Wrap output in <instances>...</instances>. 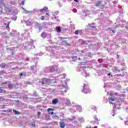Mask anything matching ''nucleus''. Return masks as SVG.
Returning <instances> with one entry per match:
<instances>
[{
  "mask_svg": "<svg viewBox=\"0 0 128 128\" xmlns=\"http://www.w3.org/2000/svg\"><path fill=\"white\" fill-rule=\"evenodd\" d=\"M41 20H44V16H41Z\"/></svg>",
  "mask_w": 128,
  "mask_h": 128,
  "instance_id": "obj_26",
  "label": "nucleus"
},
{
  "mask_svg": "<svg viewBox=\"0 0 128 128\" xmlns=\"http://www.w3.org/2000/svg\"><path fill=\"white\" fill-rule=\"evenodd\" d=\"M41 36L44 38H46V33L42 32L41 34Z\"/></svg>",
  "mask_w": 128,
  "mask_h": 128,
  "instance_id": "obj_13",
  "label": "nucleus"
},
{
  "mask_svg": "<svg viewBox=\"0 0 128 128\" xmlns=\"http://www.w3.org/2000/svg\"><path fill=\"white\" fill-rule=\"evenodd\" d=\"M84 74H86V75H85V76H88V74H86V72H84Z\"/></svg>",
  "mask_w": 128,
  "mask_h": 128,
  "instance_id": "obj_31",
  "label": "nucleus"
},
{
  "mask_svg": "<svg viewBox=\"0 0 128 128\" xmlns=\"http://www.w3.org/2000/svg\"><path fill=\"white\" fill-rule=\"evenodd\" d=\"M14 112L15 114H16V110H14Z\"/></svg>",
  "mask_w": 128,
  "mask_h": 128,
  "instance_id": "obj_30",
  "label": "nucleus"
},
{
  "mask_svg": "<svg viewBox=\"0 0 128 128\" xmlns=\"http://www.w3.org/2000/svg\"><path fill=\"white\" fill-rule=\"evenodd\" d=\"M66 104H67V106H70V100L68 99L66 100Z\"/></svg>",
  "mask_w": 128,
  "mask_h": 128,
  "instance_id": "obj_17",
  "label": "nucleus"
},
{
  "mask_svg": "<svg viewBox=\"0 0 128 128\" xmlns=\"http://www.w3.org/2000/svg\"><path fill=\"white\" fill-rule=\"evenodd\" d=\"M114 70H116V72H120V70H118V68H116V67L114 68Z\"/></svg>",
  "mask_w": 128,
  "mask_h": 128,
  "instance_id": "obj_27",
  "label": "nucleus"
},
{
  "mask_svg": "<svg viewBox=\"0 0 128 128\" xmlns=\"http://www.w3.org/2000/svg\"><path fill=\"white\" fill-rule=\"evenodd\" d=\"M52 82H50V79H47V78H44L42 80V84H50Z\"/></svg>",
  "mask_w": 128,
  "mask_h": 128,
  "instance_id": "obj_2",
  "label": "nucleus"
},
{
  "mask_svg": "<svg viewBox=\"0 0 128 128\" xmlns=\"http://www.w3.org/2000/svg\"><path fill=\"white\" fill-rule=\"evenodd\" d=\"M24 74H22V73L20 74V76H22Z\"/></svg>",
  "mask_w": 128,
  "mask_h": 128,
  "instance_id": "obj_37",
  "label": "nucleus"
},
{
  "mask_svg": "<svg viewBox=\"0 0 128 128\" xmlns=\"http://www.w3.org/2000/svg\"><path fill=\"white\" fill-rule=\"evenodd\" d=\"M19 4H22V6H24V0H20L18 1Z\"/></svg>",
  "mask_w": 128,
  "mask_h": 128,
  "instance_id": "obj_5",
  "label": "nucleus"
},
{
  "mask_svg": "<svg viewBox=\"0 0 128 128\" xmlns=\"http://www.w3.org/2000/svg\"><path fill=\"white\" fill-rule=\"evenodd\" d=\"M64 78H66V74H64Z\"/></svg>",
  "mask_w": 128,
  "mask_h": 128,
  "instance_id": "obj_36",
  "label": "nucleus"
},
{
  "mask_svg": "<svg viewBox=\"0 0 128 128\" xmlns=\"http://www.w3.org/2000/svg\"><path fill=\"white\" fill-rule=\"evenodd\" d=\"M23 10H24L26 12V14H28V12H32L28 11V10H26V9H24V8H23Z\"/></svg>",
  "mask_w": 128,
  "mask_h": 128,
  "instance_id": "obj_22",
  "label": "nucleus"
},
{
  "mask_svg": "<svg viewBox=\"0 0 128 128\" xmlns=\"http://www.w3.org/2000/svg\"><path fill=\"white\" fill-rule=\"evenodd\" d=\"M125 124H127L128 126V120L125 122Z\"/></svg>",
  "mask_w": 128,
  "mask_h": 128,
  "instance_id": "obj_29",
  "label": "nucleus"
},
{
  "mask_svg": "<svg viewBox=\"0 0 128 128\" xmlns=\"http://www.w3.org/2000/svg\"><path fill=\"white\" fill-rule=\"evenodd\" d=\"M48 110L50 114H54V112H52V109L49 108V109H48Z\"/></svg>",
  "mask_w": 128,
  "mask_h": 128,
  "instance_id": "obj_10",
  "label": "nucleus"
},
{
  "mask_svg": "<svg viewBox=\"0 0 128 128\" xmlns=\"http://www.w3.org/2000/svg\"><path fill=\"white\" fill-rule=\"evenodd\" d=\"M94 128H98V126H95Z\"/></svg>",
  "mask_w": 128,
  "mask_h": 128,
  "instance_id": "obj_41",
  "label": "nucleus"
},
{
  "mask_svg": "<svg viewBox=\"0 0 128 128\" xmlns=\"http://www.w3.org/2000/svg\"><path fill=\"white\" fill-rule=\"evenodd\" d=\"M4 92H6V91L2 89V88L0 87V94H4Z\"/></svg>",
  "mask_w": 128,
  "mask_h": 128,
  "instance_id": "obj_15",
  "label": "nucleus"
},
{
  "mask_svg": "<svg viewBox=\"0 0 128 128\" xmlns=\"http://www.w3.org/2000/svg\"><path fill=\"white\" fill-rule=\"evenodd\" d=\"M46 14H47L48 16H49L48 14L46 13Z\"/></svg>",
  "mask_w": 128,
  "mask_h": 128,
  "instance_id": "obj_46",
  "label": "nucleus"
},
{
  "mask_svg": "<svg viewBox=\"0 0 128 128\" xmlns=\"http://www.w3.org/2000/svg\"><path fill=\"white\" fill-rule=\"evenodd\" d=\"M58 4H60V2H58Z\"/></svg>",
  "mask_w": 128,
  "mask_h": 128,
  "instance_id": "obj_52",
  "label": "nucleus"
},
{
  "mask_svg": "<svg viewBox=\"0 0 128 128\" xmlns=\"http://www.w3.org/2000/svg\"><path fill=\"white\" fill-rule=\"evenodd\" d=\"M98 118H95V122H98Z\"/></svg>",
  "mask_w": 128,
  "mask_h": 128,
  "instance_id": "obj_34",
  "label": "nucleus"
},
{
  "mask_svg": "<svg viewBox=\"0 0 128 128\" xmlns=\"http://www.w3.org/2000/svg\"><path fill=\"white\" fill-rule=\"evenodd\" d=\"M58 99H54L52 100V104H58Z\"/></svg>",
  "mask_w": 128,
  "mask_h": 128,
  "instance_id": "obj_8",
  "label": "nucleus"
},
{
  "mask_svg": "<svg viewBox=\"0 0 128 128\" xmlns=\"http://www.w3.org/2000/svg\"><path fill=\"white\" fill-rule=\"evenodd\" d=\"M116 96H118V93H116Z\"/></svg>",
  "mask_w": 128,
  "mask_h": 128,
  "instance_id": "obj_47",
  "label": "nucleus"
},
{
  "mask_svg": "<svg viewBox=\"0 0 128 128\" xmlns=\"http://www.w3.org/2000/svg\"><path fill=\"white\" fill-rule=\"evenodd\" d=\"M62 88H68V84H62Z\"/></svg>",
  "mask_w": 128,
  "mask_h": 128,
  "instance_id": "obj_19",
  "label": "nucleus"
},
{
  "mask_svg": "<svg viewBox=\"0 0 128 128\" xmlns=\"http://www.w3.org/2000/svg\"><path fill=\"white\" fill-rule=\"evenodd\" d=\"M112 32H113V34H114V33L116 32V31L114 30H113Z\"/></svg>",
  "mask_w": 128,
  "mask_h": 128,
  "instance_id": "obj_35",
  "label": "nucleus"
},
{
  "mask_svg": "<svg viewBox=\"0 0 128 128\" xmlns=\"http://www.w3.org/2000/svg\"><path fill=\"white\" fill-rule=\"evenodd\" d=\"M16 114H20V112L18 111H16Z\"/></svg>",
  "mask_w": 128,
  "mask_h": 128,
  "instance_id": "obj_32",
  "label": "nucleus"
},
{
  "mask_svg": "<svg viewBox=\"0 0 128 128\" xmlns=\"http://www.w3.org/2000/svg\"><path fill=\"white\" fill-rule=\"evenodd\" d=\"M75 34H82V30H76L74 32Z\"/></svg>",
  "mask_w": 128,
  "mask_h": 128,
  "instance_id": "obj_4",
  "label": "nucleus"
},
{
  "mask_svg": "<svg viewBox=\"0 0 128 128\" xmlns=\"http://www.w3.org/2000/svg\"><path fill=\"white\" fill-rule=\"evenodd\" d=\"M65 92H66V90H65Z\"/></svg>",
  "mask_w": 128,
  "mask_h": 128,
  "instance_id": "obj_49",
  "label": "nucleus"
},
{
  "mask_svg": "<svg viewBox=\"0 0 128 128\" xmlns=\"http://www.w3.org/2000/svg\"><path fill=\"white\" fill-rule=\"evenodd\" d=\"M17 102H18V101L17 100Z\"/></svg>",
  "mask_w": 128,
  "mask_h": 128,
  "instance_id": "obj_54",
  "label": "nucleus"
},
{
  "mask_svg": "<svg viewBox=\"0 0 128 128\" xmlns=\"http://www.w3.org/2000/svg\"><path fill=\"white\" fill-rule=\"evenodd\" d=\"M81 120H83V118H81Z\"/></svg>",
  "mask_w": 128,
  "mask_h": 128,
  "instance_id": "obj_51",
  "label": "nucleus"
},
{
  "mask_svg": "<svg viewBox=\"0 0 128 128\" xmlns=\"http://www.w3.org/2000/svg\"><path fill=\"white\" fill-rule=\"evenodd\" d=\"M56 30L58 32H62V30H60V26L56 27Z\"/></svg>",
  "mask_w": 128,
  "mask_h": 128,
  "instance_id": "obj_12",
  "label": "nucleus"
},
{
  "mask_svg": "<svg viewBox=\"0 0 128 128\" xmlns=\"http://www.w3.org/2000/svg\"><path fill=\"white\" fill-rule=\"evenodd\" d=\"M8 88H10V90H12V84H10L8 86Z\"/></svg>",
  "mask_w": 128,
  "mask_h": 128,
  "instance_id": "obj_20",
  "label": "nucleus"
},
{
  "mask_svg": "<svg viewBox=\"0 0 128 128\" xmlns=\"http://www.w3.org/2000/svg\"><path fill=\"white\" fill-rule=\"evenodd\" d=\"M37 28H38L39 32H40V30H42V24H40V26H38Z\"/></svg>",
  "mask_w": 128,
  "mask_h": 128,
  "instance_id": "obj_18",
  "label": "nucleus"
},
{
  "mask_svg": "<svg viewBox=\"0 0 128 128\" xmlns=\"http://www.w3.org/2000/svg\"><path fill=\"white\" fill-rule=\"evenodd\" d=\"M108 76H110V74H108Z\"/></svg>",
  "mask_w": 128,
  "mask_h": 128,
  "instance_id": "obj_42",
  "label": "nucleus"
},
{
  "mask_svg": "<svg viewBox=\"0 0 128 128\" xmlns=\"http://www.w3.org/2000/svg\"><path fill=\"white\" fill-rule=\"evenodd\" d=\"M80 120V122H82V120Z\"/></svg>",
  "mask_w": 128,
  "mask_h": 128,
  "instance_id": "obj_48",
  "label": "nucleus"
},
{
  "mask_svg": "<svg viewBox=\"0 0 128 128\" xmlns=\"http://www.w3.org/2000/svg\"><path fill=\"white\" fill-rule=\"evenodd\" d=\"M12 20H16V16H15V17L14 18V17H11Z\"/></svg>",
  "mask_w": 128,
  "mask_h": 128,
  "instance_id": "obj_23",
  "label": "nucleus"
},
{
  "mask_svg": "<svg viewBox=\"0 0 128 128\" xmlns=\"http://www.w3.org/2000/svg\"><path fill=\"white\" fill-rule=\"evenodd\" d=\"M74 2H78V0H74Z\"/></svg>",
  "mask_w": 128,
  "mask_h": 128,
  "instance_id": "obj_40",
  "label": "nucleus"
},
{
  "mask_svg": "<svg viewBox=\"0 0 128 128\" xmlns=\"http://www.w3.org/2000/svg\"><path fill=\"white\" fill-rule=\"evenodd\" d=\"M112 116H114V114H113Z\"/></svg>",
  "mask_w": 128,
  "mask_h": 128,
  "instance_id": "obj_50",
  "label": "nucleus"
},
{
  "mask_svg": "<svg viewBox=\"0 0 128 128\" xmlns=\"http://www.w3.org/2000/svg\"><path fill=\"white\" fill-rule=\"evenodd\" d=\"M6 64L4 63H2V64H1V68H6Z\"/></svg>",
  "mask_w": 128,
  "mask_h": 128,
  "instance_id": "obj_16",
  "label": "nucleus"
},
{
  "mask_svg": "<svg viewBox=\"0 0 128 128\" xmlns=\"http://www.w3.org/2000/svg\"><path fill=\"white\" fill-rule=\"evenodd\" d=\"M31 24H29L28 26H31Z\"/></svg>",
  "mask_w": 128,
  "mask_h": 128,
  "instance_id": "obj_43",
  "label": "nucleus"
},
{
  "mask_svg": "<svg viewBox=\"0 0 128 128\" xmlns=\"http://www.w3.org/2000/svg\"><path fill=\"white\" fill-rule=\"evenodd\" d=\"M4 98H2V97H0V100H1V101H2V100H4Z\"/></svg>",
  "mask_w": 128,
  "mask_h": 128,
  "instance_id": "obj_25",
  "label": "nucleus"
},
{
  "mask_svg": "<svg viewBox=\"0 0 128 128\" xmlns=\"http://www.w3.org/2000/svg\"><path fill=\"white\" fill-rule=\"evenodd\" d=\"M68 46H70V44H68Z\"/></svg>",
  "mask_w": 128,
  "mask_h": 128,
  "instance_id": "obj_55",
  "label": "nucleus"
},
{
  "mask_svg": "<svg viewBox=\"0 0 128 128\" xmlns=\"http://www.w3.org/2000/svg\"><path fill=\"white\" fill-rule=\"evenodd\" d=\"M34 128L36 126V125L34 124H32Z\"/></svg>",
  "mask_w": 128,
  "mask_h": 128,
  "instance_id": "obj_39",
  "label": "nucleus"
},
{
  "mask_svg": "<svg viewBox=\"0 0 128 128\" xmlns=\"http://www.w3.org/2000/svg\"><path fill=\"white\" fill-rule=\"evenodd\" d=\"M76 108L77 110L79 111L80 112V110H82V106H76Z\"/></svg>",
  "mask_w": 128,
  "mask_h": 128,
  "instance_id": "obj_14",
  "label": "nucleus"
},
{
  "mask_svg": "<svg viewBox=\"0 0 128 128\" xmlns=\"http://www.w3.org/2000/svg\"><path fill=\"white\" fill-rule=\"evenodd\" d=\"M95 4L96 6H100L102 5V2L98 1Z\"/></svg>",
  "mask_w": 128,
  "mask_h": 128,
  "instance_id": "obj_9",
  "label": "nucleus"
},
{
  "mask_svg": "<svg viewBox=\"0 0 128 128\" xmlns=\"http://www.w3.org/2000/svg\"><path fill=\"white\" fill-rule=\"evenodd\" d=\"M6 28H10V24H7V25L6 26Z\"/></svg>",
  "mask_w": 128,
  "mask_h": 128,
  "instance_id": "obj_28",
  "label": "nucleus"
},
{
  "mask_svg": "<svg viewBox=\"0 0 128 128\" xmlns=\"http://www.w3.org/2000/svg\"><path fill=\"white\" fill-rule=\"evenodd\" d=\"M82 92H84V94H88V92H90V90L88 89V85L84 84Z\"/></svg>",
  "mask_w": 128,
  "mask_h": 128,
  "instance_id": "obj_1",
  "label": "nucleus"
},
{
  "mask_svg": "<svg viewBox=\"0 0 128 128\" xmlns=\"http://www.w3.org/2000/svg\"><path fill=\"white\" fill-rule=\"evenodd\" d=\"M7 111L12 112V109H9L8 110H7Z\"/></svg>",
  "mask_w": 128,
  "mask_h": 128,
  "instance_id": "obj_33",
  "label": "nucleus"
},
{
  "mask_svg": "<svg viewBox=\"0 0 128 128\" xmlns=\"http://www.w3.org/2000/svg\"><path fill=\"white\" fill-rule=\"evenodd\" d=\"M60 126L62 128H64L66 127V124L64 122H60Z\"/></svg>",
  "mask_w": 128,
  "mask_h": 128,
  "instance_id": "obj_11",
  "label": "nucleus"
},
{
  "mask_svg": "<svg viewBox=\"0 0 128 128\" xmlns=\"http://www.w3.org/2000/svg\"><path fill=\"white\" fill-rule=\"evenodd\" d=\"M109 100V102L110 104H114L113 102H114V99L112 98H108Z\"/></svg>",
  "mask_w": 128,
  "mask_h": 128,
  "instance_id": "obj_7",
  "label": "nucleus"
},
{
  "mask_svg": "<svg viewBox=\"0 0 128 128\" xmlns=\"http://www.w3.org/2000/svg\"><path fill=\"white\" fill-rule=\"evenodd\" d=\"M40 12H47L48 7H44L42 9H40Z\"/></svg>",
  "mask_w": 128,
  "mask_h": 128,
  "instance_id": "obj_6",
  "label": "nucleus"
},
{
  "mask_svg": "<svg viewBox=\"0 0 128 128\" xmlns=\"http://www.w3.org/2000/svg\"><path fill=\"white\" fill-rule=\"evenodd\" d=\"M116 108V106H114V108Z\"/></svg>",
  "mask_w": 128,
  "mask_h": 128,
  "instance_id": "obj_44",
  "label": "nucleus"
},
{
  "mask_svg": "<svg viewBox=\"0 0 128 128\" xmlns=\"http://www.w3.org/2000/svg\"><path fill=\"white\" fill-rule=\"evenodd\" d=\"M6 84V82H5L4 83H2V84Z\"/></svg>",
  "mask_w": 128,
  "mask_h": 128,
  "instance_id": "obj_38",
  "label": "nucleus"
},
{
  "mask_svg": "<svg viewBox=\"0 0 128 128\" xmlns=\"http://www.w3.org/2000/svg\"><path fill=\"white\" fill-rule=\"evenodd\" d=\"M38 26H40V24L38 22L35 23V26H37V28H38Z\"/></svg>",
  "mask_w": 128,
  "mask_h": 128,
  "instance_id": "obj_21",
  "label": "nucleus"
},
{
  "mask_svg": "<svg viewBox=\"0 0 128 128\" xmlns=\"http://www.w3.org/2000/svg\"><path fill=\"white\" fill-rule=\"evenodd\" d=\"M58 70V68L56 66H52L50 68V72H54V70Z\"/></svg>",
  "mask_w": 128,
  "mask_h": 128,
  "instance_id": "obj_3",
  "label": "nucleus"
},
{
  "mask_svg": "<svg viewBox=\"0 0 128 128\" xmlns=\"http://www.w3.org/2000/svg\"><path fill=\"white\" fill-rule=\"evenodd\" d=\"M0 68H1V64H0Z\"/></svg>",
  "mask_w": 128,
  "mask_h": 128,
  "instance_id": "obj_53",
  "label": "nucleus"
},
{
  "mask_svg": "<svg viewBox=\"0 0 128 128\" xmlns=\"http://www.w3.org/2000/svg\"><path fill=\"white\" fill-rule=\"evenodd\" d=\"M34 66H31L30 68V70H34Z\"/></svg>",
  "mask_w": 128,
  "mask_h": 128,
  "instance_id": "obj_24",
  "label": "nucleus"
},
{
  "mask_svg": "<svg viewBox=\"0 0 128 128\" xmlns=\"http://www.w3.org/2000/svg\"><path fill=\"white\" fill-rule=\"evenodd\" d=\"M38 114H40V112H38Z\"/></svg>",
  "mask_w": 128,
  "mask_h": 128,
  "instance_id": "obj_45",
  "label": "nucleus"
}]
</instances>
